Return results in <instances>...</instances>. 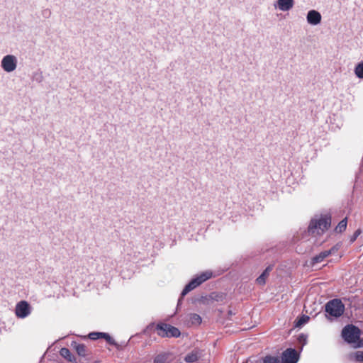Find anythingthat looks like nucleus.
Masks as SVG:
<instances>
[{
    "label": "nucleus",
    "instance_id": "nucleus-26",
    "mask_svg": "<svg viewBox=\"0 0 363 363\" xmlns=\"http://www.w3.org/2000/svg\"><path fill=\"white\" fill-rule=\"evenodd\" d=\"M360 233H361V230L359 229L357 230L354 233L353 235L352 236L350 241L352 242H353L354 240H356V239L358 238V236L360 235Z\"/></svg>",
    "mask_w": 363,
    "mask_h": 363
},
{
    "label": "nucleus",
    "instance_id": "nucleus-21",
    "mask_svg": "<svg viewBox=\"0 0 363 363\" xmlns=\"http://www.w3.org/2000/svg\"><path fill=\"white\" fill-rule=\"evenodd\" d=\"M263 363H280L277 357L266 356L263 359Z\"/></svg>",
    "mask_w": 363,
    "mask_h": 363
},
{
    "label": "nucleus",
    "instance_id": "nucleus-2",
    "mask_svg": "<svg viewBox=\"0 0 363 363\" xmlns=\"http://www.w3.org/2000/svg\"><path fill=\"white\" fill-rule=\"evenodd\" d=\"M212 275L213 273L211 271H206L204 272H202L201 274L196 277L195 278L192 279L189 281V283L185 286L184 289L182 291L181 297L178 300V305L180 303L184 296H185L189 292L199 286L203 282L211 278Z\"/></svg>",
    "mask_w": 363,
    "mask_h": 363
},
{
    "label": "nucleus",
    "instance_id": "nucleus-5",
    "mask_svg": "<svg viewBox=\"0 0 363 363\" xmlns=\"http://www.w3.org/2000/svg\"><path fill=\"white\" fill-rule=\"evenodd\" d=\"M342 335L348 343L356 344L359 340L360 330L354 325H348L342 329Z\"/></svg>",
    "mask_w": 363,
    "mask_h": 363
},
{
    "label": "nucleus",
    "instance_id": "nucleus-8",
    "mask_svg": "<svg viewBox=\"0 0 363 363\" xmlns=\"http://www.w3.org/2000/svg\"><path fill=\"white\" fill-rule=\"evenodd\" d=\"M281 359L283 363H297L299 354L295 349L288 348L283 352Z\"/></svg>",
    "mask_w": 363,
    "mask_h": 363
},
{
    "label": "nucleus",
    "instance_id": "nucleus-19",
    "mask_svg": "<svg viewBox=\"0 0 363 363\" xmlns=\"http://www.w3.org/2000/svg\"><path fill=\"white\" fill-rule=\"evenodd\" d=\"M350 358H353L355 361L363 362V351H357L350 354Z\"/></svg>",
    "mask_w": 363,
    "mask_h": 363
},
{
    "label": "nucleus",
    "instance_id": "nucleus-16",
    "mask_svg": "<svg viewBox=\"0 0 363 363\" xmlns=\"http://www.w3.org/2000/svg\"><path fill=\"white\" fill-rule=\"evenodd\" d=\"M347 228V218L342 219L335 228L337 233H342Z\"/></svg>",
    "mask_w": 363,
    "mask_h": 363
},
{
    "label": "nucleus",
    "instance_id": "nucleus-27",
    "mask_svg": "<svg viewBox=\"0 0 363 363\" xmlns=\"http://www.w3.org/2000/svg\"><path fill=\"white\" fill-rule=\"evenodd\" d=\"M272 269V267L271 266H269L266 268V269L262 273H265V276L267 277Z\"/></svg>",
    "mask_w": 363,
    "mask_h": 363
},
{
    "label": "nucleus",
    "instance_id": "nucleus-28",
    "mask_svg": "<svg viewBox=\"0 0 363 363\" xmlns=\"http://www.w3.org/2000/svg\"><path fill=\"white\" fill-rule=\"evenodd\" d=\"M338 250H339V246L338 245H335L334 247H333L329 250H331V254H333V253H335V252H337Z\"/></svg>",
    "mask_w": 363,
    "mask_h": 363
},
{
    "label": "nucleus",
    "instance_id": "nucleus-20",
    "mask_svg": "<svg viewBox=\"0 0 363 363\" xmlns=\"http://www.w3.org/2000/svg\"><path fill=\"white\" fill-rule=\"evenodd\" d=\"M309 320V317L308 315H302L300 317L297 321L296 322V327H301L303 325L306 324Z\"/></svg>",
    "mask_w": 363,
    "mask_h": 363
},
{
    "label": "nucleus",
    "instance_id": "nucleus-3",
    "mask_svg": "<svg viewBox=\"0 0 363 363\" xmlns=\"http://www.w3.org/2000/svg\"><path fill=\"white\" fill-rule=\"evenodd\" d=\"M344 311L345 305L340 299H332L325 304V312L332 317L339 318Z\"/></svg>",
    "mask_w": 363,
    "mask_h": 363
},
{
    "label": "nucleus",
    "instance_id": "nucleus-30",
    "mask_svg": "<svg viewBox=\"0 0 363 363\" xmlns=\"http://www.w3.org/2000/svg\"><path fill=\"white\" fill-rule=\"evenodd\" d=\"M355 347H360V345L359 343H357Z\"/></svg>",
    "mask_w": 363,
    "mask_h": 363
},
{
    "label": "nucleus",
    "instance_id": "nucleus-24",
    "mask_svg": "<svg viewBox=\"0 0 363 363\" xmlns=\"http://www.w3.org/2000/svg\"><path fill=\"white\" fill-rule=\"evenodd\" d=\"M298 342L302 344L301 350L303 349V347L307 343V335L304 334H301L298 337Z\"/></svg>",
    "mask_w": 363,
    "mask_h": 363
},
{
    "label": "nucleus",
    "instance_id": "nucleus-13",
    "mask_svg": "<svg viewBox=\"0 0 363 363\" xmlns=\"http://www.w3.org/2000/svg\"><path fill=\"white\" fill-rule=\"evenodd\" d=\"M331 255V250H325L315 256L312 259L313 264L320 263L324 260L325 258Z\"/></svg>",
    "mask_w": 363,
    "mask_h": 363
},
{
    "label": "nucleus",
    "instance_id": "nucleus-29",
    "mask_svg": "<svg viewBox=\"0 0 363 363\" xmlns=\"http://www.w3.org/2000/svg\"><path fill=\"white\" fill-rule=\"evenodd\" d=\"M45 13L48 15H50V11L49 10H45Z\"/></svg>",
    "mask_w": 363,
    "mask_h": 363
},
{
    "label": "nucleus",
    "instance_id": "nucleus-12",
    "mask_svg": "<svg viewBox=\"0 0 363 363\" xmlns=\"http://www.w3.org/2000/svg\"><path fill=\"white\" fill-rule=\"evenodd\" d=\"M201 357V353L197 350H194L184 357V361L187 363H193L196 362Z\"/></svg>",
    "mask_w": 363,
    "mask_h": 363
},
{
    "label": "nucleus",
    "instance_id": "nucleus-4",
    "mask_svg": "<svg viewBox=\"0 0 363 363\" xmlns=\"http://www.w3.org/2000/svg\"><path fill=\"white\" fill-rule=\"evenodd\" d=\"M157 334L162 337H178L180 336V330L169 324L160 323L156 326Z\"/></svg>",
    "mask_w": 363,
    "mask_h": 363
},
{
    "label": "nucleus",
    "instance_id": "nucleus-10",
    "mask_svg": "<svg viewBox=\"0 0 363 363\" xmlns=\"http://www.w3.org/2000/svg\"><path fill=\"white\" fill-rule=\"evenodd\" d=\"M320 13L315 10H311L308 12L306 19L307 22L312 26H316L321 21Z\"/></svg>",
    "mask_w": 363,
    "mask_h": 363
},
{
    "label": "nucleus",
    "instance_id": "nucleus-18",
    "mask_svg": "<svg viewBox=\"0 0 363 363\" xmlns=\"http://www.w3.org/2000/svg\"><path fill=\"white\" fill-rule=\"evenodd\" d=\"M167 354L165 353L157 355L154 359V363H165L167 360Z\"/></svg>",
    "mask_w": 363,
    "mask_h": 363
},
{
    "label": "nucleus",
    "instance_id": "nucleus-15",
    "mask_svg": "<svg viewBox=\"0 0 363 363\" xmlns=\"http://www.w3.org/2000/svg\"><path fill=\"white\" fill-rule=\"evenodd\" d=\"M189 318L191 325H199L201 322V316L196 313H190Z\"/></svg>",
    "mask_w": 363,
    "mask_h": 363
},
{
    "label": "nucleus",
    "instance_id": "nucleus-23",
    "mask_svg": "<svg viewBox=\"0 0 363 363\" xmlns=\"http://www.w3.org/2000/svg\"><path fill=\"white\" fill-rule=\"evenodd\" d=\"M33 79L38 83H40L43 79L42 72H36L33 73Z\"/></svg>",
    "mask_w": 363,
    "mask_h": 363
},
{
    "label": "nucleus",
    "instance_id": "nucleus-11",
    "mask_svg": "<svg viewBox=\"0 0 363 363\" xmlns=\"http://www.w3.org/2000/svg\"><path fill=\"white\" fill-rule=\"evenodd\" d=\"M89 337L91 340H98L99 338H104L107 342H108L110 345H115L116 342L115 340L108 334L106 333H101V332H93L90 333L89 334Z\"/></svg>",
    "mask_w": 363,
    "mask_h": 363
},
{
    "label": "nucleus",
    "instance_id": "nucleus-25",
    "mask_svg": "<svg viewBox=\"0 0 363 363\" xmlns=\"http://www.w3.org/2000/svg\"><path fill=\"white\" fill-rule=\"evenodd\" d=\"M265 278H266V276H265V273H262L259 277H258L256 279V281L259 284H265Z\"/></svg>",
    "mask_w": 363,
    "mask_h": 363
},
{
    "label": "nucleus",
    "instance_id": "nucleus-14",
    "mask_svg": "<svg viewBox=\"0 0 363 363\" xmlns=\"http://www.w3.org/2000/svg\"><path fill=\"white\" fill-rule=\"evenodd\" d=\"M60 355L65 359H67L69 362H72L74 358L69 349L66 347H63L60 351Z\"/></svg>",
    "mask_w": 363,
    "mask_h": 363
},
{
    "label": "nucleus",
    "instance_id": "nucleus-1",
    "mask_svg": "<svg viewBox=\"0 0 363 363\" xmlns=\"http://www.w3.org/2000/svg\"><path fill=\"white\" fill-rule=\"evenodd\" d=\"M331 224L330 216H322L318 218L313 219L308 226V233L312 235H322L327 230Z\"/></svg>",
    "mask_w": 363,
    "mask_h": 363
},
{
    "label": "nucleus",
    "instance_id": "nucleus-7",
    "mask_svg": "<svg viewBox=\"0 0 363 363\" xmlns=\"http://www.w3.org/2000/svg\"><path fill=\"white\" fill-rule=\"evenodd\" d=\"M31 313V307L26 301H19L15 308V314L19 318H25Z\"/></svg>",
    "mask_w": 363,
    "mask_h": 363
},
{
    "label": "nucleus",
    "instance_id": "nucleus-6",
    "mask_svg": "<svg viewBox=\"0 0 363 363\" xmlns=\"http://www.w3.org/2000/svg\"><path fill=\"white\" fill-rule=\"evenodd\" d=\"M17 65L18 59L15 55H6L1 59V67L7 73L15 71Z\"/></svg>",
    "mask_w": 363,
    "mask_h": 363
},
{
    "label": "nucleus",
    "instance_id": "nucleus-22",
    "mask_svg": "<svg viewBox=\"0 0 363 363\" xmlns=\"http://www.w3.org/2000/svg\"><path fill=\"white\" fill-rule=\"evenodd\" d=\"M75 349L79 355L82 357L86 355V347L83 344H78Z\"/></svg>",
    "mask_w": 363,
    "mask_h": 363
},
{
    "label": "nucleus",
    "instance_id": "nucleus-17",
    "mask_svg": "<svg viewBox=\"0 0 363 363\" xmlns=\"http://www.w3.org/2000/svg\"><path fill=\"white\" fill-rule=\"evenodd\" d=\"M354 73L359 79H363V62L357 64L354 68Z\"/></svg>",
    "mask_w": 363,
    "mask_h": 363
},
{
    "label": "nucleus",
    "instance_id": "nucleus-9",
    "mask_svg": "<svg viewBox=\"0 0 363 363\" xmlns=\"http://www.w3.org/2000/svg\"><path fill=\"white\" fill-rule=\"evenodd\" d=\"M274 7L281 11H289L294 6V0H277Z\"/></svg>",
    "mask_w": 363,
    "mask_h": 363
}]
</instances>
